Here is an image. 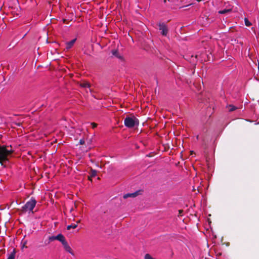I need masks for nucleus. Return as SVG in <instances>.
<instances>
[{"mask_svg": "<svg viewBox=\"0 0 259 259\" xmlns=\"http://www.w3.org/2000/svg\"><path fill=\"white\" fill-rule=\"evenodd\" d=\"M11 146H0V163L3 165L8 161V156L13 152Z\"/></svg>", "mask_w": 259, "mask_h": 259, "instance_id": "nucleus-1", "label": "nucleus"}, {"mask_svg": "<svg viewBox=\"0 0 259 259\" xmlns=\"http://www.w3.org/2000/svg\"><path fill=\"white\" fill-rule=\"evenodd\" d=\"M36 202L35 200L34 199L31 198L22 207V211L24 212H32L36 205Z\"/></svg>", "mask_w": 259, "mask_h": 259, "instance_id": "nucleus-2", "label": "nucleus"}, {"mask_svg": "<svg viewBox=\"0 0 259 259\" xmlns=\"http://www.w3.org/2000/svg\"><path fill=\"white\" fill-rule=\"evenodd\" d=\"M124 125L129 128H132L139 124V120L135 117H127L124 120Z\"/></svg>", "mask_w": 259, "mask_h": 259, "instance_id": "nucleus-3", "label": "nucleus"}, {"mask_svg": "<svg viewBox=\"0 0 259 259\" xmlns=\"http://www.w3.org/2000/svg\"><path fill=\"white\" fill-rule=\"evenodd\" d=\"M159 30L161 31V33L162 35L164 36H166L167 34V28L166 25L164 24H160L159 25Z\"/></svg>", "mask_w": 259, "mask_h": 259, "instance_id": "nucleus-4", "label": "nucleus"}, {"mask_svg": "<svg viewBox=\"0 0 259 259\" xmlns=\"http://www.w3.org/2000/svg\"><path fill=\"white\" fill-rule=\"evenodd\" d=\"M63 245V247L64 248V249L69 253L71 254L72 255H74V253L72 250L70 246L68 245V243L65 242L64 243L62 244Z\"/></svg>", "mask_w": 259, "mask_h": 259, "instance_id": "nucleus-5", "label": "nucleus"}, {"mask_svg": "<svg viewBox=\"0 0 259 259\" xmlns=\"http://www.w3.org/2000/svg\"><path fill=\"white\" fill-rule=\"evenodd\" d=\"M75 41H76V39L75 38V39H73L71 40L70 41L66 42V44H65V45H66L65 48H66V49L69 50L70 48H71L73 46L74 44L75 43Z\"/></svg>", "mask_w": 259, "mask_h": 259, "instance_id": "nucleus-6", "label": "nucleus"}, {"mask_svg": "<svg viewBox=\"0 0 259 259\" xmlns=\"http://www.w3.org/2000/svg\"><path fill=\"white\" fill-rule=\"evenodd\" d=\"M56 240L61 242L62 244L66 242L64 236L61 234H59L56 236Z\"/></svg>", "mask_w": 259, "mask_h": 259, "instance_id": "nucleus-7", "label": "nucleus"}, {"mask_svg": "<svg viewBox=\"0 0 259 259\" xmlns=\"http://www.w3.org/2000/svg\"><path fill=\"white\" fill-rule=\"evenodd\" d=\"M138 195V192H135L132 193H127L123 195V198L126 199L128 197H135Z\"/></svg>", "mask_w": 259, "mask_h": 259, "instance_id": "nucleus-8", "label": "nucleus"}, {"mask_svg": "<svg viewBox=\"0 0 259 259\" xmlns=\"http://www.w3.org/2000/svg\"><path fill=\"white\" fill-rule=\"evenodd\" d=\"M112 54L113 56H114L115 57L119 58V59H121L122 57L119 54L118 51L117 50H113L112 51Z\"/></svg>", "mask_w": 259, "mask_h": 259, "instance_id": "nucleus-9", "label": "nucleus"}, {"mask_svg": "<svg viewBox=\"0 0 259 259\" xmlns=\"http://www.w3.org/2000/svg\"><path fill=\"white\" fill-rule=\"evenodd\" d=\"M15 252L14 250L10 254H9L7 259H15Z\"/></svg>", "mask_w": 259, "mask_h": 259, "instance_id": "nucleus-10", "label": "nucleus"}, {"mask_svg": "<svg viewBox=\"0 0 259 259\" xmlns=\"http://www.w3.org/2000/svg\"><path fill=\"white\" fill-rule=\"evenodd\" d=\"M78 222H79V221H78L77 222V223H78ZM77 224H71L70 225H68L67 227V230H70L71 228L75 229L77 227Z\"/></svg>", "mask_w": 259, "mask_h": 259, "instance_id": "nucleus-11", "label": "nucleus"}, {"mask_svg": "<svg viewBox=\"0 0 259 259\" xmlns=\"http://www.w3.org/2000/svg\"><path fill=\"white\" fill-rule=\"evenodd\" d=\"M230 11H231L230 9H224V10L219 11V13L221 14H225L230 12Z\"/></svg>", "mask_w": 259, "mask_h": 259, "instance_id": "nucleus-12", "label": "nucleus"}, {"mask_svg": "<svg viewBox=\"0 0 259 259\" xmlns=\"http://www.w3.org/2000/svg\"><path fill=\"white\" fill-rule=\"evenodd\" d=\"M80 85L84 88H90V84L88 82H84L80 84Z\"/></svg>", "mask_w": 259, "mask_h": 259, "instance_id": "nucleus-13", "label": "nucleus"}, {"mask_svg": "<svg viewBox=\"0 0 259 259\" xmlns=\"http://www.w3.org/2000/svg\"><path fill=\"white\" fill-rule=\"evenodd\" d=\"M244 21L245 24L246 26H250L251 25V23L249 21V20L247 18H245Z\"/></svg>", "mask_w": 259, "mask_h": 259, "instance_id": "nucleus-14", "label": "nucleus"}, {"mask_svg": "<svg viewBox=\"0 0 259 259\" xmlns=\"http://www.w3.org/2000/svg\"><path fill=\"white\" fill-rule=\"evenodd\" d=\"M236 109H237V108L235 106H233V105H229V110L230 111H234Z\"/></svg>", "mask_w": 259, "mask_h": 259, "instance_id": "nucleus-15", "label": "nucleus"}, {"mask_svg": "<svg viewBox=\"0 0 259 259\" xmlns=\"http://www.w3.org/2000/svg\"><path fill=\"white\" fill-rule=\"evenodd\" d=\"M97 175V171L95 170H92L91 171V177H95Z\"/></svg>", "mask_w": 259, "mask_h": 259, "instance_id": "nucleus-16", "label": "nucleus"}, {"mask_svg": "<svg viewBox=\"0 0 259 259\" xmlns=\"http://www.w3.org/2000/svg\"><path fill=\"white\" fill-rule=\"evenodd\" d=\"M49 240L50 241H54L55 240H56V236H50L49 238Z\"/></svg>", "mask_w": 259, "mask_h": 259, "instance_id": "nucleus-17", "label": "nucleus"}, {"mask_svg": "<svg viewBox=\"0 0 259 259\" xmlns=\"http://www.w3.org/2000/svg\"><path fill=\"white\" fill-rule=\"evenodd\" d=\"M181 0H168V2L173 3L174 5H176L177 3L181 1Z\"/></svg>", "mask_w": 259, "mask_h": 259, "instance_id": "nucleus-18", "label": "nucleus"}, {"mask_svg": "<svg viewBox=\"0 0 259 259\" xmlns=\"http://www.w3.org/2000/svg\"><path fill=\"white\" fill-rule=\"evenodd\" d=\"M91 125H92L93 128H95L97 126V124L94 122L91 123Z\"/></svg>", "mask_w": 259, "mask_h": 259, "instance_id": "nucleus-19", "label": "nucleus"}, {"mask_svg": "<svg viewBox=\"0 0 259 259\" xmlns=\"http://www.w3.org/2000/svg\"><path fill=\"white\" fill-rule=\"evenodd\" d=\"M83 143H84L83 141H82V140H80V144H83Z\"/></svg>", "mask_w": 259, "mask_h": 259, "instance_id": "nucleus-20", "label": "nucleus"}, {"mask_svg": "<svg viewBox=\"0 0 259 259\" xmlns=\"http://www.w3.org/2000/svg\"><path fill=\"white\" fill-rule=\"evenodd\" d=\"M198 137H199L198 136H197V137H196L197 139H198Z\"/></svg>", "mask_w": 259, "mask_h": 259, "instance_id": "nucleus-21", "label": "nucleus"}]
</instances>
